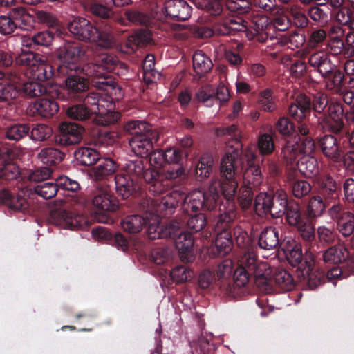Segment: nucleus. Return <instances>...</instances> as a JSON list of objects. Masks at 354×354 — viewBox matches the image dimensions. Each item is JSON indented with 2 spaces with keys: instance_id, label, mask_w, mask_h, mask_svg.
Here are the masks:
<instances>
[{
  "instance_id": "obj_1",
  "label": "nucleus",
  "mask_w": 354,
  "mask_h": 354,
  "mask_svg": "<svg viewBox=\"0 0 354 354\" xmlns=\"http://www.w3.org/2000/svg\"><path fill=\"white\" fill-rule=\"evenodd\" d=\"M243 168L239 160V150L230 146L223 156L220 164L221 182L214 180L226 200L234 198L239 183L241 178Z\"/></svg>"
},
{
  "instance_id": "obj_2",
  "label": "nucleus",
  "mask_w": 354,
  "mask_h": 354,
  "mask_svg": "<svg viewBox=\"0 0 354 354\" xmlns=\"http://www.w3.org/2000/svg\"><path fill=\"white\" fill-rule=\"evenodd\" d=\"M149 155V162L151 169L144 172V178L146 181L152 183L149 188L150 191L155 194H160L166 189L161 181L163 179H174L178 177L183 171L180 167L173 170L165 168L167 165L162 151H151Z\"/></svg>"
},
{
  "instance_id": "obj_3",
  "label": "nucleus",
  "mask_w": 354,
  "mask_h": 354,
  "mask_svg": "<svg viewBox=\"0 0 354 354\" xmlns=\"http://www.w3.org/2000/svg\"><path fill=\"white\" fill-rule=\"evenodd\" d=\"M68 28L75 38L84 41L94 42L104 48H111L115 43L109 31L98 30L85 18H74L68 24Z\"/></svg>"
},
{
  "instance_id": "obj_4",
  "label": "nucleus",
  "mask_w": 354,
  "mask_h": 354,
  "mask_svg": "<svg viewBox=\"0 0 354 354\" xmlns=\"http://www.w3.org/2000/svg\"><path fill=\"white\" fill-rule=\"evenodd\" d=\"M220 201L219 190L216 183H211L208 193L201 189H194L184 195L183 209L185 212H196L201 209H212Z\"/></svg>"
},
{
  "instance_id": "obj_5",
  "label": "nucleus",
  "mask_w": 354,
  "mask_h": 354,
  "mask_svg": "<svg viewBox=\"0 0 354 354\" xmlns=\"http://www.w3.org/2000/svg\"><path fill=\"white\" fill-rule=\"evenodd\" d=\"M57 55L61 62L57 68L59 73L66 75H68L69 72H77L80 70L77 63L82 55V51L79 44L65 42L58 48Z\"/></svg>"
},
{
  "instance_id": "obj_6",
  "label": "nucleus",
  "mask_w": 354,
  "mask_h": 354,
  "mask_svg": "<svg viewBox=\"0 0 354 354\" xmlns=\"http://www.w3.org/2000/svg\"><path fill=\"white\" fill-rule=\"evenodd\" d=\"M52 216L56 225L64 229L75 230L87 225V219L84 215L66 209L56 210Z\"/></svg>"
},
{
  "instance_id": "obj_7",
  "label": "nucleus",
  "mask_w": 354,
  "mask_h": 354,
  "mask_svg": "<svg viewBox=\"0 0 354 354\" xmlns=\"http://www.w3.org/2000/svg\"><path fill=\"white\" fill-rule=\"evenodd\" d=\"M114 106L113 102L109 100L102 99L99 101L96 107L91 109V115H95L94 122L98 125L106 126L117 121L120 115L113 111Z\"/></svg>"
},
{
  "instance_id": "obj_8",
  "label": "nucleus",
  "mask_w": 354,
  "mask_h": 354,
  "mask_svg": "<svg viewBox=\"0 0 354 354\" xmlns=\"http://www.w3.org/2000/svg\"><path fill=\"white\" fill-rule=\"evenodd\" d=\"M315 260L310 255L306 257L304 262L298 268L299 275L307 279L310 289L316 288L325 280L324 272L315 269Z\"/></svg>"
},
{
  "instance_id": "obj_9",
  "label": "nucleus",
  "mask_w": 354,
  "mask_h": 354,
  "mask_svg": "<svg viewBox=\"0 0 354 354\" xmlns=\"http://www.w3.org/2000/svg\"><path fill=\"white\" fill-rule=\"evenodd\" d=\"M92 204L99 212H115L118 208L116 198L107 187H100L95 191Z\"/></svg>"
},
{
  "instance_id": "obj_10",
  "label": "nucleus",
  "mask_w": 354,
  "mask_h": 354,
  "mask_svg": "<svg viewBox=\"0 0 354 354\" xmlns=\"http://www.w3.org/2000/svg\"><path fill=\"white\" fill-rule=\"evenodd\" d=\"M61 144L65 145L78 143L82 138L84 129L71 122H62L58 126Z\"/></svg>"
},
{
  "instance_id": "obj_11",
  "label": "nucleus",
  "mask_w": 354,
  "mask_h": 354,
  "mask_svg": "<svg viewBox=\"0 0 354 354\" xmlns=\"http://www.w3.org/2000/svg\"><path fill=\"white\" fill-rule=\"evenodd\" d=\"M166 15L172 19L184 21L189 19L192 13L191 6L183 0H168L165 3Z\"/></svg>"
},
{
  "instance_id": "obj_12",
  "label": "nucleus",
  "mask_w": 354,
  "mask_h": 354,
  "mask_svg": "<svg viewBox=\"0 0 354 354\" xmlns=\"http://www.w3.org/2000/svg\"><path fill=\"white\" fill-rule=\"evenodd\" d=\"M308 63L317 70L323 77L330 75L335 68V66L332 64L331 60L328 58L327 53L319 50L312 54L308 59Z\"/></svg>"
},
{
  "instance_id": "obj_13",
  "label": "nucleus",
  "mask_w": 354,
  "mask_h": 354,
  "mask_svg": "<svg viewBox=\"0 0 354 354\" xmlns=\"http://www.w3.org/2000/svg\"><path fill=\"white\" fill-rule=\"evenodd\" d=\"M158 134L149 136H144L140 138H131L129 144L131 151L137 156L145 158L153 150V142L158 140Z\"/></svg>"
},
{
  "instance_id": "obj_14",
  "label": "nucleus",
  "mask_w": 354,
  "mask_h": 354,
  "mask_svg": "<svg viewBox=\"0 0 354 354\" xmlns=\"http://www.w3.org/2000/svg\"><path fill=\"white\" fill-rule=\"evenodd\" d=\"M184 199V193L179 189H174L169 191L158 202L156 200L154 206L156 207L155 212L156 213H161L162 211H169L171 214L178 203Z\"/></svg>"
},
{
  "instance_id": "obj_15",
  "label": "nucleus",
  "mask_w": 354,
  "mask_h": 354,
  "mask_svg": "<svg viewBox=\"0 0 354 354\" xmlns=\"http://www.w3.org/2000/svg\"><path fill=\"white\" fill-rule=\"evenodd\" d=\"M343 109L340 104L329 105L328 115L324 120L325 127L334 133L339 132L343 127Z\"/></svg>"
},
{
  "instance_id": "obj_16",
  "label": "nucleus",
  "mask_w": 354,
  "mask_h": 354,
  "mask_svg": "<svg viewBox=\"0 0 354 354\" xmlns=\"http://www.w3.org/2000/svg\"><path fill=\"white\" fill-rule=\"evenodd\" d=\"M175 245L183 261L189 262L193 259L194 239L191 234L187 232L180 233L175 238Z\"/></svg>"
},
{
  "instance_id": "obj_17",
  "label": "nucleus",
  "mask_w": 354,
  "mask_h": 354,
  "mask_svg": "<svg viewBox=\"0 0 354 354\" xmlns=\"http://www.w3.org/2000/svg\"><path fill=\"white\" fill-rule=\"evenodd\" d=\"M319 145L324 155L330 160L337 162L342 158V151L337 139L331 135H326L321 138Z\"/></svg>"
},
{
  "instance_id": "obj_18",
  "label": "nucleus",
  "mask_w": 354,
  "mask_h": 354,
  "mask_svg": "<svg viewBox=\"0 0 354 354\" xmlns=\"http://www.w3.org/2000/svg\"><path fill=\"white\" fill-rule=\"evenodd\" d=\"M88 86L89 82L86 78L76 75H68L65 80L63 88L70 97H74L76 95L86 91Z\"/></svg>"
},
{
  "instance_id": "obj_19",
  "label": "nucleus",
  "mask_w": 354,
  "mask_h": 354,
  "mask_svg": "<svg viewBox=\"0 0 354 354\" xmlns=\"http://www.w3.org/2000/svg\"><path fill=\"white\" fill-rule=\"evenodd\" d=\"M124 129L132 136L131 138H140L158 134L149 124L143 121H129L125 124Z\"/></svg>"
},
{
  "instance_id": "obj_20",
  "label": "nucleus",
  "mask_w": 354,
  "mask_h": 354,
  "mask_svg": "<svg viewBox=\"0 0 354 354\" xmlns=\"http://www.w3.org/2000/svg\"><path fill=\"white\" fill-rule=\"evenodd\" d=\"M29 74L33 80L45 82L53 77L54 68L47 59L42 56Z\"/></svg>"
},
{
  "instance_id": "obj_21",
  "label": "nucleus",
  "mask_w": 354,
  "mask_h": 354,
  "mask_svg": "<svg viewBox=\"0 0 354 354\" xmlns=\"http://www.w3.org/2000/svg\"><path fill=\"white\" fill-rule=\"evenodd\" d=\"M10 16L17 27L28 29L32 27L34 18L24 7L17 6L10 10Z\"/></svg>"
},
{
  "instance_id": "obj_22",
  "label": "nucleus",
  "mask_w": 354,
  "mask_h": 354,
  "mask_svg": "<svg viewBox=\"0 0 354 354\" xmlns=\"http://www.w3.org/2000/svg\"><path fill=\"white\" fill-rule=\"evenodd\" d=\"M192 63L194 71L198 79L209 73L213 67L211 59L201 50H197L194 53Z\"/></svg>"
},
{
  "instance_id": "obj_23",
  "label": "nucleus",
  "mask_w": 354,
  "mask_h": 354,
  "mask_svg": "<svg viewBox=\"0 0 354 354\" xmlns=\"http://www.w3.org/2000/svg\"><path fill=\"white\" fill-rule=\"evenodd\" d=\"M93 85L96 88L104 91L112 102L113 100H119L123 96L121 87L110 78L95 81Z\"/></svg>"
},
{
  "instance_id": "obj_24",
  "label": "nucleus",
  "mask_w": 354,
  "mask_h": 354,
  "mask_svg": "<svg viewBox=\"0 0 354 354\" xmlns=\"http://www.w3.org/2000/svg\"><path fill=\"white\" fill-rule=\"evenodd\" d=\"M243 185L247 189H253L258 187L263 181V176L259 166L250 165L245 171L241 174Z\"/></svg>"
},
{
  "instance_id": "obj_25",
  "label": "nucleus",
  "mask_w": 354,
  "mask_h": 354,
  "mask_svg": "<svg viewBox=\"0 0 354 354\" xmlns=\"http://www.w3.org/2000/svg\"><path fill=\"white\" fill-rule=\"evenodd\" d=\"M259 245L264 250H272L276 248L279 243V231L273 227L264 229L259 239Z\"/></svg>"
},
{
  "instance_id": "obj_26",
  "label": "nucleus",
  "mask_w": 354,
  "mask_h": 354,
  "mask_svg": "<svg viewBox=\"0 0 354 354\" xmlns=\"http://www.w3.org/2000/svg\"><path fill=\"white\" fill-rule=\"evenodd\" d=\"M136 179L122 171L115 178L116 191L123 198H128L134 190Z\"/></svg>"
},
{
  "instance_id": "obj_27",
  "label": "nucleus",
  "mask_w": 354,
  "mask_h": 354,
  "mask_svg": "<svg viewBox=\"0 0 354 354\" xmlns=\"http://www.w3.org/2000/svg\"><path fill=\"white\" fill-rule=\"evenodd\" d=\"M0 202L15 211H24L28 207L26 200L24 197L19 195L14 196L5 189L0 192Z\"/></svg>"
},
{
  "instance_id": "obj_28",
  "label": "nucleus",
  "mask_w": 354,
  "mask_h": 354,
  "mask_svg": "<svg viewBox=\"0 0 354 354\" xmlns=\"http://www.w3.org/2000/svg\"><path fill=\"white\" fill-rule=\"evenodd\" d=\"M37 113L42 118H49L56 114L59 109L57 102L48 98H41L34 103Z\"/></svg>"
},
{
  "instance_id": "obj_29",
  "label": "nucleus",
  "mask_w": 354,
  "mask_h": 354,
  "mask_svg": "<svg viewBox=\"0 0 354 354\" xmlns=\"http://www.w3.org/2000/svg\"><path fill=\"white\" fill-rule=\"evenodd\" d=\"M348 257V251L342 245H334L324 251L323 259L327 263H340Z\"/></svg>"
},
{
  "instance_id": "obj_30",
  "label": "nucleus",
  "mask_w": 354,
  "mask_h": 354,
  "mask_svg": "<svg viewBox=\"0 0 354 354\" xmlns=\"http://www.w3.org/2000/svg\"><path fill=\"white\" fill-rule=\"evenodd\" d=\"M297 169L307 178H312L319 174L317 160L312 156H303L297 162Z\"/></svg>"
},
{
  "instance_id": "obj_31",
  "label": "nucleus",
  "mask_w": 354,
  "mask_h": 354,
  "mask_svg": "<svg viewBox=\"0 0 354 354\" xmlns=\"http://www.w3.org/2000/svg\"><path fill=\"white\" fill-rule=\"evenodd\" d=\"M233 199L234 198L231 200H227V209L226 211L220 209V211H223V212L221 213L217 218L215 227L216 231L228 230L227 227L229 224L235 218V206L234 202L232 201Z\"/></svg>"
},
{
  "instance_id": "obj_32",
  "label": "nucleus",
  "mask_w": 354,
  "mask_h": 354,
  "mask_svg": "<svg viewBox=\"0 0 354 354\" xmlns=\"http://www.w3.org/2000/svg\"><path fill=\"white\" fill-rule=\"evenodd\" d=\"M117 169V165L111 158H105L91 171V176L98 180L104 177L113 174Z\"/></svg>"
},
{
  "instance_id": "obj_33",
  "label": "nucleus",
  "mask_w": 354,
  "mask_h": 354,
  "mask_svg": "<svg viewBox=\"0 0 354 354\" xmlns=\"http://www.w3.org/2000/svg\"><path fill=\"white\" fill-rule=\"evenodd\" d=\"M287 243L292 244L290 247H283V250L286 254L289 263L292 266H301L302 259L301 246L299 243H295L292 239H288Z\"/></svg>"
},
{
  "instance_id": "obj_34",
  "label": "nucleus",
  "mask_w": 354,
  "mask_h": 354,
  "mask_svg": "<svg viewBox=\"0 0 354 354\" xmlns=\"http://www.w3.org/2000/svg\"><path fill=\"white\" fill-rule=\"evenodd\" d=\"M253 275L258 286L267 284L271 279L270 266L265 261H259L250 272Z\"/></svg>"
},
{
  "instance_id": "obj_35",
  "label": "nucleus",
  "mask_w": 354,
  "mask_h": 354,
  "mask_svg": "<svg viewBox=\"0 0 354 354\" xmlns=\"http://www.w3.org/2000/svg\"><path fill=\"white\" fill-rule=\"evenodd\" d=\"M146 224V216L139 215L128 216L121 222L122 229L129 233L140 232Z\"/></svg>"
},
{
  "instance_id": "obj_36",
  "label": "nucleus",
  "mask_w": 354,
  "mask_h": 354,
  "mask_svg": "<svg viewBox=\"0 0 354 354\" xmlns=\"http://www.w3.org/2000/svg\"><path fill=\"white\" fill-rule=\"evenodd\" d=\"M75 156L81 165L89 166L100 159L99 153L89 147H81L75 152Z\"/></svg>"
},
{
  "instance_id": "obj_37",
  "label": "nucleus",
  "mask_w": 354,
  "mask_h": 354,
  "mask_svg": "<svg viewBox=\"0 0 354 354\" xmlns=\"http://www.w3.org/2000/svg\"><path fill=\"white\" fill-rule=\"evenodd\" d=\"M289 203L286 194L283 192L277 194V196L272 197L268 214L274 218L282 216Z\"/></svg>"
},
{
  "instance_id": "obj_38",
  "label": "nucleus",
  "mask_w": 354,
  "mask_h": 354,
  "mask_svg": "<svg viewBox=\"0 0 354 354\" xmlns=\"http://www.w3.org/2000/svg\"><path fill=\"white\" fill-rule=\"evenodd\" d=\"M156 212L155 213L152 212L150 217L146 215V221L147 223H148L147 236L150 239H160L165 236V230H162L159 225L160 216Z\"/></svg>"
},
{
  "instance_id": "obj_39",
  "label": "nucleus",
  "mask_w": 354,
  "mask_h": 354,
  "mask_svg": "<svg viewBox=\"0 0 354 354\" xmlns=\"http://www.w3.org/2000/svg\"><path fill=\"white\" fill-rule=\"evenodd\" d=\"M217 233L215 245L218 252L221 256L228 254L232 250V236L228 230L216 231Z\"/></svg>"
},
{
  "instance_id": "obj_40",
  "label": "nucleus",
  "mask_w": 354,
  "mask_h": 354,
  "mask_svg": "<svg viewBox=\"0 0 354 354\" xmlns=\"http://www.w3.org/2000/svg\"><path fill=\"white\" fill-rule=\"evenodd\" d=\"M155 57L151 54H148L142 63L144 80L149 84L159 79L160 74L154 69Z\"/></svg>"
},
{
  "instance_id": "obj_41",
  "label": "nucleus",
  "mask_w": 354,
  "mask_h": 354,
  "mask_svg": "<svg viewBox=\"0 0 354 354\" xmlns=\"http://www.w3.org/2000/svg\"><path fill=\"white\" fill-rule=\"evenodd\" d=\"M42 56L40 54L22 49L21 53L16 57V63L18 65L27 67V72L30 73Z\"/></svg>"
},
{
  "instance_id": "obj_42",
  "label": "nucleus",
  "mask_w": 354,
  "mask_h": 354,
  "mask_svg": "<svg viewBox=\"0 0 354 354\" xmlns=\"http://www.w3.org/2000/svg\"><path fill=\"white\" fill-rule=\"evenodd\" d=\"M38 159L46 165H55L60 162L64 154L58 149L54 148H44L38 153Z\"/></svg>"
},
{
  "instance_id": "obj_43",
  "label": "nucleus",
  "mask_w": 354,
  "mask_h": 354,
  "mask_svg": "<svg viewBox=\"0 0 354 354\" xmlns=\"http://www.w3.org/2000/svg\"><path fill=\"white\" fill-rule=\"evenodd\" d=\"M214 160L211 156L204 155L196 165L195 175L200 180L207 178L211 174Z\"/></svg>"
},
{
  "instance_id": "obj_44",
  "label": "nucleus",
  "mask_w": 354,
  "mask_h": 354,
  "mask_svg": "<svg viewBox=\"0 0 354 354\" xmlns=\"http://www.w3.org/2000/svg\"><path fill=\"white\" fill-rule=\"evenodd\" d=\"M273 278L276 284L284 291L290 290L294 288L292 275L284 269H277Z\"/></svg>"
},
{
  "instance_id": "obj_45",
  "label": "nucleus",
  "mask_w": 354,
  "mask_h": 354,
  "mask_svg": "<svg viewBox=\"0 0 354 354\" xmlns=\"http://www.w3.org/2000/svg\"><path fill=\"white\" fill-rule=\"evenodd\" d=\"M286 221L291 226H297L303 220L301 208L298 203L290 202L285 210Z\"/></svg>"
},
{
  "instance_id": "obj_46",
  "label": "nucleus",
  "mask_w": 354,
  "mask_h": 354,
  "mask_svg": "<svg viewBox=\"0 0 354 354\" xmlns=\"http://www.w3.org/2000/svg\"><path fill=\"white\" fill-rule=\"evenodd\" d=\"M337 226L339 231L344 236L351 235L354 230V214L349 212H344L338 218Z\"/></svg>"
},
{
  "instance_id": "obj_47",
  "label": "nucleus",
  "mask_w": 354,
  "mask_h": 354,
  "mask_svg": "<svg viewBox=\"0 0 354 354\" xmlns=\"http://www.w3.org/2000/svg\"><path fill=\"white\" fill-rule=\"evenodd\" d=\"M272 196L266 192L259 193L255 198L254 208L259 216L268 214Z\"/></svg>"
},
{
  "instance_id": "obj_48",
  "label": "nucleus",
  "mask_w": 354,
  "mask_h": 354,
  "mask_svg": "<svg viewBox=\"0 0 354 354\" xmlns=\"http://www.w3.org/2000/svg\"><path fill=\"white\" fill-rule=\"evenodd\" d=\"M20 174L18 165L8 160V157L3 164H0V179L12 180L16 179Z\"/></svg>"
},
{
  "instance_id": "obj_49",
  "label": "nucleus",
  "mask_w": 354,
  "mask_h": 354,
  "mask_svg": "<svg viewBox=\"0 0 354 354\" xmlns=\"http://www.w3.org/2000/svg\"><path fill=\"white\" fill-rule=\"evenodd\" d=\"M270 133H264L259 135L257 140V147L261 155H269L274 150V144L272 139V129L270 128Z\"/></svg>"
},
{
  "instance_id": "obj_50",
  "label": "nucleus",
  "mask_w": 354,
  "mask_h": 354,
  "mask_svg": "<svg viewBox=\"0 0 354 354\" xmlns=\"http://www.w3.org/2000/svg\"><path fill=\"white\" fill-rule=\"evenodd\" d=\"M66 113L68 118L73 120H84L91 115V109L84 104H76L68 107Z\"/></svg>"
},
{
  "instance_id": "obj_51",
  "label": "nucleus",
  "mask_w": 354,
  "mask_h": 354,
  "mask_svg": "<svg viewBox=\"0 0 354 354\" xmlns=\"http://www.w3.org/2000/svg\"><path fill=\"white\" fill-rule=\"evenodd\" d=\"M299 152V144L297 141L296 140H289L282 148L281 156L288 164H292L296 160Z\"/></svg>"
},
{
  "instance_id": "obj_52",
  "label": "nucleus",
  "mask_w": 354,
  "mask_h": 354,
  "mask_svg": "<svg viewBox=\"0 0 354 354\" xmlns=\"http://www.w3.org/2000/svg\"><path fill=\"white\" fill-rule=\"evenodd\" d=\"M195 96L198 102L210 106L215 101V91L212 86L205 85L196 93Z\"/></svg>"
},
{
  "instance_id": "obj_53",
  "label": "nucleus",
  "mask_w": 354,
  "mask_h": 354,
  "mask_svg": "<svg viewBox=\"0 0 354 354\" xmlns=\"http://www.w3.org/2000/svg\"><path fill=\"white\" fill-rule=\"evenodd\" d=\"M325 209V204L319 196L312 197L307 205V214L309 217H317L322 214Z\"/></svg>"
},
{
  "instance_id": "obj_54",
  "label": "nucleus",
  "mask_w": 354,
  "mask_h": 354,
  "mask_svg": "<svg viewBox=\"0 0 354 354\" xmlns=\"http://www.w3.org/2000/svg\"><path fill=\"white\" fill-rule=\"evenodd\" d=\"M327 37V32L321 28H314L308 34L307 46L308 48L314 49L319 47L325 41Z\"/></svg>"
},
{
  "instance_id": "obj_55",
  "label": "nucleus",
  "mask_w": 354,
  "mask_h": 354,
  "mask_svg": "<svg viewBox=\"0 0 354 354\" xmlns=\"http://www.w3.org/2000/svg\"><path fill=\"white\" fill-rule=\"evenodd\" d=\"M57 185L55 183H43L35 187V192L41 197L48 199L54 197L57 192Z\"/></svg>"
},
{
  "instance_id": "obj_56",
  "label": "nucleus",
  "mask_w": 354,
  "mask_h": 354,
  "mask_svg": "<svg viewBox=\"0 0 354 354\" xmlns=\"http://www.w3.org/2000/svg\"><path fill=\"white\" fill-rule=\"evenodd\" d=\"M30 128L26 124H15L8 127L6 131V137L10 140H19L27 136Z\"/></svg>"
},
{
  "instance_id": "obj_57",
  "label": "nucleus",
  "mask_w": 354,
  "mask_h": 354,
  "mask_svg": "<svg viewBox=\"0 0 354 354\" xmlns=\"http://www.w3.org/2000/svg\"><path fill=\"white\" fill-rule=\"evenodd\" d=\"M122 172L136 179L144 172L143 161L140 159L129 161L125 164Z\"/></svg>"
},
{
  "instance_id": "obj_58",
  "label": "nucleus",
  "mask_w": 354,
  "mask_h": 354,
  "mask_svg": "<svg viewBox=\"0 0 354 354\" xmlns=\"http://www.w3.org/2000/svg\"><path fill=\"white\" fill-rule=\"evenodd\" d=\"M53 133V129L45 124H36L31 131V138L34 140L42 141L49 138Z\"/></svg>"
},
{
  "instance_id": "obj_59",
  "label": "nucleus",
  "mask_w": 354,
  "mask_h": 354,
  "mask_svg": "<svg viewBox=\"0 0 354 354\" xmlns=\"http://www.w3.org/2000/svg\"><path fill=\"white\" fill-rule=\"evenodd\" d=\"M19 95L17 86L11 83L0 82V100L10 101Z\"/></svg>"
},
{
  "instance_id": "obj_60",
  "label": "nucleus",
  "mask_w": 354,
  "mask_h": 354,
  "mask_svg": "<svg viewBox=\"0 0 354 354\" xmlns=\"http://www.w3.org/2000/svg\"><path fill=\"white\" fill-rule=\"evenodd\" d=\"M23 92L30 97H38L46 92L45 86L37 82H27L22 85Z\"/></svg>"
},
{
  "instance_id": "obj_61",
  "label": "nucleus",
  "mask_w": 354,
  "mask_h": 354,
  "mask_svg": "<svg viewBox=\"0 0 354 354\" xmlns=\"http://www.w3.org/2000/svg\"><path fill=\"white\" fill-rule=\"evenodd\" d=\"M87 75L93 76L96 78H100L101 80H107L106 75L108 74L104 68L102 67L101 63L97 60L96 64H88L86 65L82 69Z\"/></svg>"
},
{
  "instance_id": "obj_62",
  "label": "nucleus",
  "mask_w": 354,
  "mask_h": 354,
  "mask_svg": "<svg viewBox=\"0 0 354 354\" xmlns=\"http://www.w3.org/2000/svg\"><path fill=\"white\" fill-rule=\"evenodd\" d=\"M223 28H218L216 31L220 35H226L230 32V30L236 31H245L247 29L246 22L241 19H230V21L222 26Z\"/></svg>"
},
{
  "instance_id": "obj_63",
  "label": "nucleus",
  "mask_w": 354,
  "mask_h": 354,
  "mask_svg": "<svg viewBox=\"0 0 354 354\" xmlns=\"http://www.w3.org/2000/svg\"><path fill=\"white\" fill-rule=\"evenodd\" d=\"M259 103L262 109L266 111H272L275 109V104L272 92L270 89H266L260 93Z\"/></svg>"
},
{
  "instance_id": "obj_64",
  "label": "nucleus",
  "mask_w": 354,
  "mask_h": 354,
  "mask_svg": "<svg viewBox=\"0 0 354 354\" xmlns=\"http://www.w3.org/2000/svg\"><path fill=\"white\" fill-rule=\"evenodd\" d=\"M171 275L176 283H181L190 280L193 277V272L185 266H178L173 269Z\"/></svg>"
}]
</instances>
